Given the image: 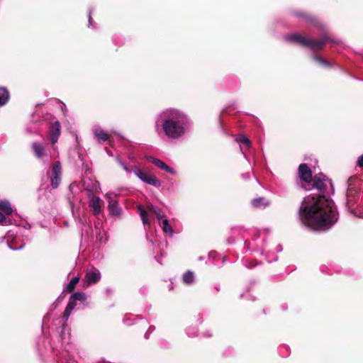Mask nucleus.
<instances>
[{"instance_id":"1","label":"nucleus","mask_w":363,"mask_h":363,"mask_svg":"<svg viewBox=\"0 0 363 363\" xmlns=\"http://www.w3.org/2000/svg\"><path fill=\"white\" fill-rule=\"evenodd\" d=\"M300 179L306 182L312 181V172L306 164L298 167ZM313 187L319 196L309 195L304 198L299 208V218L303 224L315 231H325L330 229L338 220V213L333 201L328 197L334 192L330 179L319 173L313 179Z\"/></svg>"},{"instance_id":"2","label":"nucleus","mask_w":363,"mask_h":363,"mask_svg":"<svg viewBox=\"0 0 363 363\" xmlns=\"http://www.w3.org/2000/svg\"><path fill=\"white\" fill-rule=\"evenodd\" d=\"M192 122L183 111L167 108L155 119V130L161 138L176 140L184 138L191 129Z\"/></svg>"},{"instance_id":"3","label":"nucleus","mask_w":363,"mask_h":363,"mask_svg":"<svg viewBox=\"0 0 363 363\" xmlns=\"http://www.w3.org/2000/svg\"><path fill=\"white\" fill-rule=\"evenodd\" d=\"M359 179L357 177H350L347 182V201L346 206L348 211L354 216L363 218V203L358 205L357 207L354 204L359 201V190L357 184Z\"/></svg>"},{"instance_id":"4","label":"nucleus","mask_w":363,"mask_h":363,"mask_svg":"<svg viewBox=\"0 0 363 363\" xmlns=\"http://www.w3.org/2000/svg\"><path fill=\"white\" fill-rule=\"evenodd\" d=\"M284 39L286 41L308 47L314 52L321 50L323 45L330 40V38L326 35H323L319 40H315L306 38L297 33L286 35L284 36Z\"/></svg>"},{"instance_id":"5","label":"nucleus","mask_w":363,"mask_h":363,"mask_svg":"<svg viewBox=\"0 0 363 363\" xmlns=\"http://www.w3.org/2000/svg\"><path fill=\"white\" fill-rule=\"evenodd\" d=\"M86 294L83 292H76L71 296L63 314V318L65 320V321L68 320L72 311L75 308L76 301H84L86 300Z\"/></svg>"},{"instance_id":"6","label":"nucleus","mask_w":363,"mask_h":363,"mask_svg":"<svg viewBox=\"0 0 363 363\" xmlns=\"http://www.w3.org/2000/svg\"><path fill=\"white\" fill-rule=\"evenodd\" d=\"M135 175L145 184L160 188L162 185L161 182L155 176L147 174L140 168L134 169Z\"/></svg>"},{"instance_id":"7","label":"nucleus","mask_w":363,"mask_h":363,"mask_svg":"<svg viewBox=\"0 0 363 363\" xmlns=\"http://www.w3.org/2000/svg\"><path fill=\"white\" fill-rule=\"evenodd\" d=\"M62 172L61 163L60 161H56L50 169V183L52 189H57L59 186L61 182Z\"/></svg>"},{"instance_id":"8","label":"nucleus","mask_w":363,"mask_h":363,"mask_svg":"<svg viewBox=\"0 0 363 363\" xmlns=\"http://www.w3.org/2000/svg\"><path fill=\"white\" fill-rule=\"evenodd\" d=\"M61 135V124L59 121H51L49 123L48 137L52 145H55Z\"/></svg>"},{"instance_id":"9","label":"nucleus","mask_w":363,"mask_h":363,"mask_svg":"<svg viewBox=\"0 0 363 363\" xmlns=\"http://www.w3.org/2000/svg\"><path fill=\"white\" fill-rule=\"evenodd\" d=\"M32 150L35 156L44 161H49L50 157L48 155L45 146L40 142H33L31 145Z\"/></svg>"},{"instance_id":"10","label":"nucleus","mask_w":363,"mask_h":363,"mask_svg":"<svg viewBox=\"0 0 363 363\" xmlns=\"http://www.w3.org/2000/svg\"><path fill=\"white\" fill-rule=\"evenodd\" d=\"M113 194L108 193L106 194V198L108 201V208L109 213L112 216H118L121 214L122 210L119 206L118 201L113 199Z\"/></svg>"},{"instance_id":"11","label":"nucleus","mask_w":363,"mask_h":363,"mask_svg":"<svg viewBox=\"0 0 363 363\" xmlns=\"http://www.w3.org/2000/svg\"><path fill=\"white\" fill-rule=\"evenodd\" d=\"M148 161L152 163L153 164H155L159 169H160L162 170H164L166 172L169 173L172 175H176L177 174V171L176 170H174L173 168H172L171 167H169L167 164H166L163 161H162L160 159H157V158H155V157H150L148 159Z\"/></svg>"},{"instance_id":"12","label":"nucleus","mask_w":363,"mask_h":363,"mask_svg":"<svg viewBox=\"0 0 363 363\" xmlns=\"http://www.w3.org/2000/svg\"><path fill=\"white\" fill-rule=\"evenodd\" d=\"M81 189L80 185L77 182H72L69 186V193L67 194V200L70 205H73L75 201L78 200L75 194L78 193Z\"/></svg>"},{"instance_id":"13","label":"nucleus","mask_w":363,"mask_h":363,"mask_svg":"<svg viewBox=\"0 0 363 363\" xmlns=\"http://www.w3.org/2000/svg\"><path fill=\"white\" fill-rule=\"evenodd\" d=\"M294 16L299 18H304L308 23H310L313 24L314 26L317 27L320 30L324 29L323 24L320 22L318 20L314 18L313 17H311L306 13H303L301 12H296L294 13Z\"/></svg>"},{"instance_id":"14","label":"nucleus","mask_w":363,"mask_h":363,"mask_svg":"<svg viewBox=\"0 0 363 363\" xmlns=\"http://www.w3.org/2000/svg\"><path fill=\"white\" fill-rule=\"evenodd\" d=\"M94 134L99 143H102L105 141H109L110 136L109 135L104 131L101 129L96 128L94 130Z\"/></svg>"},{"instance_id":"15","label":"nucleus","mask_w":363,"mask_h":363,"mask_svg":"<svg viewBox=\"0 0 363 363\" xmlns=\"http://www.w3.org/2000/svg\"><path fill=\"white\" fill-rule=\"evenodd\" d=\"M95 228L98 231L96 235V241L100 243H105L107 240L106 231L104 229L101 230V225L99 223L95 224Z\"/></svg>"},{"instance_id":"16","label":"nucleus","mask_w":363,"mask_h":363,"mask_svg":"<svg viewBox=\"0 0 363 363\" xmlns=\"http://www.w3.org/2000/svg\"><path fill=\"white\" fill-rule=\"evenodd\" d=\"M8 246L13 250H18L22 249L26 243L21 240L20 238H16L13 240L7 241Z\"/></svg>"},{"instance_id":"17","label":"nucleus","mask_w":363,"mask_h":363,"mask_svg":"<svg viewBox=\"0 0 363 363\" xmlns=\"http://www.w3.org/2000/svg\"><path fill=\"white\" fill-rule=\"evenodd\" d=\"M117 162L119 164V165L123 168V169L127 173V174H131L132 172L134 173V169L135 168H139L136 165H132L128 164L123 160H122L119 157H116V158Z\"/></svg>"},{"instance_id":"18","label":"nucleus","mask_w":363,"mask_h":363,"mask_svg":"<svg viewBox=\"0 0 363 363\" xmlns=\"http://www.w3.org/2000/svg\"><path fill=\"white\" fill-rule=\"evenodd\" d=\"M102 203L103 201L99 197L92 196V213L99 214Z\"/></svg>"},{"instance_id":"19","label":"nucleus","mask_w":363,"mask_h":363,"mask_svg":"<svg viewBox=\"0 0 363 363\" xmlns=\"http://www.w3.org/2000/svg\"><path fill=\"white\" fill-rule=\"evenodd\" d=\"M251 203L255 208H262L269 206V203L264 197H259L251 201Z\"/></svg>"},{"instance_id":"20","label":"nucleus","mask_w":363,"mask_h":363,"mask_svg":"<svg viewBox=\"0 0 363 363\" xmlns=\"http://www.w3.org/2000/svg\"><path fill=\"white\" fill-rule=\"evenodd\" d=\"M195 276L192 271H186L182 276V281L186 285L192 284L194 282Z\"/></svg>"},{"instance_id":"21","label":"nucleus","mask_w":363,"mask_h":363,"mask_svg":"<svg viewBox=\"0 0 363 363\" xmlns=\"http://www.w3.org/2000/svg\"><path fill=\"white\" fill-rule=\"evenodd\" d=\"M160 225L162 228V230L164 233L169 234V235L172 236L174 234V230L172 227L169 223V220L167 219H163L161 220Z\"/></svg>"},{"instance_id":"22","label":"nucleus","mask_w":363,"mask_h":363,"mask_svg":"<svg viewBox=\"0 0 363 363\" xmlns=\"http://www.w3.org/2000/svg\"><path fill=\"white\" fill-rule=\"evenodd\" d=\"M9 93L6 88H0V106L5 105L9 99Z\"/></svg>"},{"instance_id":"23","label":"nucleus","mask_w":363,"mask_h":363,"mask_svg":"<svg viewBox=\"0 0 363 363\" xmlns=\"http://www.w3.org/2000/svg\"><path fill=\"white\" fill-rule=\"evenodd\" d=\"M3 211L6 215L12 213L13 209L11 203L7 201H0V211Z\"/></svg>"},{"instance_id":"24","label":"nucleus","mask_w":363,"mask_h":363,"mask_svg":"<svg viewBox=\"0 0 363 363\" xmlns=\"http://www.w3.org/2000/svg\"><path fill=\"white\" fill-rule=\"evenodd\" d=\"M79 278L78 277H74L71 279V281L67 284L66 288L63 290V292H72L74 290L75 286L79 282Z\"/></svg>"},{"instance_id":"25","label":"nucleus","mask_w":363,"mask_h":363,"mask_svg":"<svg viewBox=\"0 0 363 363\" xmlns=\"http://www.w3.org/2000/svg\"><path fill=\"white\" fill-rule=\"evenodd\" d=\"M138 211L144 225H150V223L148 219L147 213L142 206H138Z\"/></svg>"},{"instance_id":"26","label":"nucleus","mask_w":363,"mask_h":363,"mask_svg":"<svg viewBox=\"0 0 363 363\" xmlns=\"http://www.w3.org/2000/svg\"><path fill=\"white\" fill-rule=\"evenodd\" d=\"M60 337L62 344L69 343V333L68 330L66 329L65 325L62 326Z\"/></svg>"},{"instance_id":"27","label":"nucleus","mask_w":363,"mask_h":363,"mask_svg":"<svg viewBox=\"0 0 363 363\" xmlns=\"http://www.w3.org/2000/svg\"><path fill=\"white\" fill-rule=\"evenodd\" d=\"M147 208L155 214L159 222L162 220L164 216L162 213V211L159 208L155 207L152 205H150L147 206Z\"/></svg>"},{"instance_id":"28","label":"nucleus","mask_w":363,"mask_h":363,"mask_svg":"<svg viewBox=\"0 0 363 363\" xmlns=\"http://www.w3.org/2000/svg\"><path fill=\"white\" fill-rule=\"evenodd\" d=\"M313 59L323 67H331V65L328 61H327L326 60H325L318 55H313Z\"/></svg>"},{"instance_id":"29","label":"nucleus","mask_w":363,"mask_h":363,"mask_svg":"<svg viewBox=\"0 0 363 363\" xmlns=\"http://www.w3.org/2000/svg\"><path fill=\"white\" fill-rule=\"evenodd\" d=\"M101 279L100 272L92 267V284L96 283Z\"/></svg>"},{"instance_id":"30","label":"nucleus","mask_w":363,"mask_h":363,"mask_svg":"<svg viewBox=\"0 0 363 363\" xmlns=\"http://www.w3.org/2000/svg\"><path fill=\"white\" fill-rule=\"evenodd\" d=\"M218 257V254L215 251H211L208 254V259L212 262V263L215 265L218 264L216 257Z\"/></svg>"},{"instance_id":"31","label":"nucleus","mask_w":363,"mask_h":363,"mask_svg":"<svg viewBox=\"0 0 363 363\" xmlns=\"http://www.w3.org/2000/svg\"><path fill=\"white\" fill-rule=\"evenodd\" d=\"M186 335L189 337H195L197 335V330L195 328L189 327L186 329Z\"/></svg>"},{"instance_id":"32","label":"nucleus","mask_w":363,"mask_h":363,"mask_svg":"<svg viewBox=\"0 0 363 363\" xmlns=\"http://www.w3.org/2000/svg\"><path fill=\"white\" fill-rule=\"evenodd\" d=\"M9 223V220L5 217L1 211H0V224L7 225Z\"/></svg>"},{"instance_id":"33","label":"nucleus","mask_w":363,"mask_h":363,"mask_svg":"<svg viewBox=\"0 0 363 363\" xmlns=\"http://www.w3.org/2000/svg\"><path fill=\"white\" fill-rule=\"evenodd\" d=\"M241 139L242 140V143L246 145L247 148H250L251 146V142L249 138L242 136Z\"/></svg>"},{"instance_id":"34","label":"nucleus","mask_w":363,"mask_h":363,"mask_svg":"<svg viewBox=\"0 0 363 363\" xmlns=\"http://www.w3.org/2000/svg\"><path fill=\"white\" fill-rule=\"evenodd\" d=\"M123 323L125 325H132L133 324V321L130 320V318L129 317H128L127 315H125L123 319Z\"/></svg>"},{"instance_id":"35","label":"nucleus","mask_w":363,"mask_h":363,"mask_svg":"<svg viewBox=\"0 0 363 363\" xmlns=\"http://www.w3.org/2000/svg\"><path fill=\"white\" fill-rule=\"evenodd\" d=\"M155 329V326H152V325L150 326L148 330H147V331L145 333V339H148L149 338V334L150 333H152V331H154Z\"/></svg>"},{"instance_id":"36","label":"nucleus","mask_w":363,"mask_h":363,"mask_svg":"<svg viewBox=\"0 0 363 363\" xmlns=\"http://www.w3.org/2000/svg\"><path fill=\"white\" fill-rule=\"evenodd\" d=\"M85 282L86 285L91 284V272H86V277H85Z\"/></svg>"},{"instance_id":"37","label":"nucleus","mask_w":363,"mask_h":363,"mask_svg":"<svg viewBox=\"0 0 363 363\" xmlns=\"http://www.w3.org/2000/svg\"><path fill=\"white\" fill-rule=\"evenodd\" d=\"M357 165L359 167H363V154L358 157Z\"/></svg>"},{"instance_id":"38","label":"nucleus","mask_w":363,"mask_h":363,"mask_svg":"<svg viewBox=\"0 0 363 363\" xmlns=\"http://www.w3.org/2000/svg\"><path fill=\"white\" fill-rule=\"evenodd\" d=\"M85 194L87 195L88 196V199H89V206L91 205V189H85Z\"/></svg>"},{"instance_id":"39","label":"nucleus","mask_w":363,"mask_h":363,"mask_svg":"<svg viewBox=\"0 0 363 363\" xmlns=\"http://www.w3.org/2000/svg\"><path fill=\"white\" fill-rule=\"evenodd\" d=\"M99 182H92V186H91V188H92V192L94 191H96L97 190V186H99Z\"/></svg>"},{"instance_id":"40","label":"nucleus","mask_w":363,"mask_h":363,"mask_svg":"<svg viewBox=\"0 0 363 363\" xmlns=\"http://www.w3.org/2000/svg\"><path fill=\"white\" fill-rule=\"evenodd\" d=\"M87 17H88V26H89L91 25V11H88Z\"/></svg>"},{"instance_id":"41","label":"nucleus","mask_w":363,"mask_h":363,"mask_svg":"<svg viewBox=\"0 0 363 363\" xmlns=\"http://www.w3.org/2000/svg\"><path fill=\"white\" fill-rule=\"evenodd\" d=\"M60 106H61V109L62 111H63V113L65 114V111H66V105L64 104V103H62L60 102Z\"/></svg>"},{"instance_id":"42","label":"nucleus","mask_w":363,"mask_h":363,"mask_svg":"<svg viewBox=\"0 0 363 363\" xmlns=\"http://www.w3.org/2000/svg\"><path fill=\"white\" fill-rule=\"evenodd\" d=\"M242 136V135L238 136L235 138V141L238 142V143H242V140L241 139Z\"/></svg>"},{"instance_id":"43","label":"nucleus","mask_w":363,"mask_h":363,"mask_svg":"<svg viewBox=\"0 0 363 363\" xmlns=\"http://www.w3.org/2000/svg\"><path fill=\"white\" fill-rule=\"evenodd\" d=\"M242 136V135L238 136L235 138V141L238 142V143H242V140L241 139Z\"/></svg>"},{"instance_id":"44","label":"nucleus","mask_w":363,"mask_h":363,"mask_svg":"<svg viewBox=\"0 0 363 363\" xmlns=\"http://www.w3.org/2000/svg\"><path fill=\"white\" fill-rule=\"evenodd\" d=\"M282 251V247L281 245H279L277 247V252H281Z\"/></svg>"},{"instance_id":"45","label":"nucleus","mask_w":363,"mask_h":363,"mask_svg":"<svg viewBox=\"0 0 363 363\" xmlns=\"http://www.w3.org/2000/svg\"><path fill=\"white\" fill-rule=\"evenodd\" d=\"M105 150L109 156H113V153L111 151H109L107 147H106Z\"/></svg>"},{"instance_id":"46","label":"nucleus","mask_w":363,"mask_h":363,"mask_svg":"<svg viewBox=\"0 0 363 363\" xmlns=\"http://www.w3.org/2000/svg\"><path fill=\"white\" fill-rule=\"evenodd\" d=\"M242 177L245 179H248L250 177V174H242Z\"/></svg>"},{"instance_id":"47","label":"nucleus","mask_w":363,"mask_h":363,"mask_svg":"<svg viewBox=\"0 0 363 363\" xmlns=\"http://www.w3.org/2000/svg\"><path fill=\"white\" fill-rule=\"evenodd\" d=\"M211 335H212L211 333H208L206 334H203V337H211Z\"/></svg>"},{"instance_id":"48","label":"nucleus","mask_w":363,"mask_h":363,"mask_svg":"<svg viewBox=\"0 0 363 363\" xmlns=\"http://www.w3.org/2000/svg\"><path fill=\"white\" fill-rule=\"evenodd\" d=\"M272 262V260L268 259V262Z\"/></svg>"},{"instance_id":"49","label":"nucleus","mask_w":363,"mask_h":363,"mask_svg":"<svg viewBox=\"0 0 363 363\" xmlns=\"http://www.w3.org/2000/svg\"><path fill=\"white\" fill-rule=\"evenodd\" d=\"M242 154L244 155V157H247L246 155L244 154V152H242Z\"/></svg>"}]
</instances>
